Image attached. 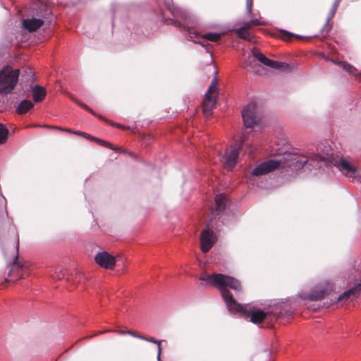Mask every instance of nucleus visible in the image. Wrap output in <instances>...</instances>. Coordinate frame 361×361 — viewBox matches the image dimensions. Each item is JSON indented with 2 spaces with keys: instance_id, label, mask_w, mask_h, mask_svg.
Here are the masks:
<instances>
[{
  "instance_id": "nucleus-29",
  "label": "nucleus",
  "mask_w": 361,
  "mask_h": 361,
  "mask_svg": "<svg viewBox=\"0 0 361 361\" xmlns=\"http://www.w3.org/2000/svg\"><path fill=\"white\" fill-rule=\"evenodd\" d=\"M117 332L121 335L128 334L127 331H118Z\"/></svg>"
},
{
  "instance_id": "nucleus-20",
  "label": "nucleus",
  "mask_w": 361,
  "mask_h": 361,
  "mask_svg": "<svg viewBox=\"0 0 361 361\" xmlns=\"http://www.w3.org/2000/svg\"><path fill=\"white\" fill-rule=\"evenodd\" d=\"M338 64L348 73L352 74L353 75L357 76L360 75V72L355 68L352 66L350 64H348L346 62L341 61L338 63Z\"/></svg>"
},
{
  "instance_id": "nucleus-24",
  "label": "nucleus",
  "mask_w": 361,
  "mask_h": 361,
  "mask_svg": "<svg viewBox=\"0 0 361 361\" xmlns=\"http://www.w3.org/2000/svg\"><path fill=\"white\" fill-rule=\"evenodd\" d=\"M145 341L150 342V343H157V348H158L157 360L161 361V360H160V356H161V344H160L161 341H156L153 338H146V339H145Z\"/></svg>"
},
{
  "instance_id": "nucleus-5",
  "label": "nucleus",
  "mask_w": 361,
  "mask_h": 361,
  "mask_svg": "<svg viewBox=\"0 0 361 361\" xmlns=\"http://www.w3.org/2000/svg\"><path fill=\"white\" fill-rule=\"evenodd\" d=\"M45 6L42 4H34L32 6V10L39 9L34 13L33 16L30 18H27L23 20V27L29 32H33L39 28L44 23V15L42 13V10Z\"/></svg>"
},
{
  "instance_id": "nucleus-11",
  "label": "nucleus",
  "mask_w": 361,
  "mask_h": 361,
  "mask_svg": "<svg viewBox=\"0 0 361 361\" xmlns=\"http://www.w3.org/2000/svg\"><path fill=\"white\" fill-rule=\"evenodd\" d=\"M331 290V285L329 283H326L322 286H317L310 294L302 296V298L311 301L319 300L323 299Z\"/></svg>"
},
{
  "instance_id": "nucleus-13",
  "label": "nucleus",
  "mask_w": 361,
  "mask_h": 361,
  "mask_svg": "<svg viewBox=\"0 0 361 361\" xmlns=\"http://www.w3.org/2000/svg\"><path fill=\"white\" fill-rule=\"evenodd\" d=\"M215 209L212 211V215H218L220 212L223 211L226 204V196L223 194L216 195L214 199Z\"/></svg>"
},
{
  "instance_id": "nucleus-17",
  "label": "nucleus",
  "mask_w": 361,
  "mask_h": 361,
  "mask_svg": "<svg viewBox=\"0 0 361 361\" xmlns=\"http://www.w3.org/2000/svg\"><path fill=\"white\" fill-rule=\"evenodd\" d=\"M236 33L238 37L241 39H246L248 41H252L253 37L248 31L247 27H240L236 30Z\"/></svg>"
},
{
  "instance_id": "nucleus-22",
  "label": "nucleus",
  "mask_w": 361,
  "mask_h": 361,
  "mask_svg": "<svg viewBox=\"0 0 361 361\" xmlns=\"http://www.w3.org/2000/svg\"><path fill=\"white\" fill-rule=\"evenodd\" d=\"M203 38L210 42H217L221 38V35L219 33L209 32L203 35Z\"/></svg>"
},
{
  "instance_id": "nucleus-21",
  "label": "nucleus",
  "mask_w": 361,
  "mask_h": 361,
  "mask_svg": "<svg viewBox=\"0 0 361 361\" xmlns=\"http://www.w3.org/2000/svg\"><path fill=\"white\" fill-rule=\"evenodd\" d=\"M8 129L2 123H0V144L6 142L8 137Z\"/></svg>"
},
{
  "instance_id": "nucleus-19",
  "label": "nucleus",
  "mask_w": 361,
  "mask_h": 361,
  "mask_svg": "<svg viewBox=\"0 0 361 361\" xmlns=\"http://www.w3.org/2000/svg\"><path fill=\"white\" fill-rule=\"evenodd\" d=\"M75 134L76 135H83L87 139H91V140H95L96 142H97L99 145H104V146H106L113 150H116L115 148H114L111 145V144L107 142H105L102 140H100V139H98V138H95V137H91L90 135H87L85 133H82L80 132H78V131H75L74 132Z\"/></svg>"
},
{
  "instance_id": "nucleus-6",
  "label": "nucleus",
  "mask_w": 361,
  "mask_h": 361,
  "mask_svg": "<svg viewBox=\"0 0 361 361\" xmlns=\"http://www.w3.org/2000/svg\"><path fill=\"white\" fill-rule=\"evenodd\" d=\"M348 290L343 292L337 298V302L343 305L348 301L357 298L361 293V275L360 279H357L355 276L350 279L348 283Z\"/></svg>"
},
{
  "instance_id": "nucleus-15",
  "label": "nucleus",
  "mask_w": 361,
  "mask_h": 361,
  "mask_svg": "<svg viewBox=\"0 0 361 361\" xmlns=\"http://www.w3.org/2000/svg\"><path fill=\"white\" fill-rule=\"evenodd\" d=\"M34 106L33 103L29 100H23L16 109V111L20 114L27 113L30 109Z\"/></svg>"
},
{
  "instance_id": "nucleus-4",
  "label": "nucleus",
  "mask_w": 361,
  "mask_h": 361,
  "mask_svg": "<svg viewBox=\"0 0 361 361\" xmlns=\"http://www.w3.org/2000/svg\"><path fill=\"white\" fill-rule=\"evenodd\" d=\"M244 142L245 140L241 138L239 142L231 145L224 153L217 152L219 161L228 170H231L235 166L239 151Z\"/></svg>"
},
{
  "instance_id": "nucleus-18",
  "label": "nucleus",
  "mask_w": 361,
  "mask_h": 361,
  "mask_svg": "<svg viewBox=\"0 0 361 361\" xmlns=\"http://www.w3.org/2000/svg\"><path fill=\"white\" fill-rule=\"evenodd\" d=\"M252 53L255 58H256L259 61H260L265 66H267L269 62H270V59L267 58L262 53L259 51L257 49H253L252 50Z\"/></svg>"
},
{
  "instance_id": "nucleus-30",
  "label": "nucleus",
  "mask_w": 361,
  "mask_h": 361,
  "mask_svg": "<svg viewBox=\"0 0 361 361\" xmlns=\"http://www.w3.org/2000/svg\"><path fill=\"white\" fill-rule=\"evenodd\" d=\"M172 13H173V16L174 17H176V16H177V15H176L175 13H173V12Z\"/></svg>"
},
{
  "instance_id": "nucleus-2",
  "label": "nucleus",
  "mask_w": 361,
  "mask_h": 361,
  "mask_svg": "<svg viewBox=\"0 0 361 361\" xmlns=\"http://www.w3.org/2000/svg\"><path fill=\"white\" fill-rule=\"evenodd\" d=\"M289 146L284 145L275 149L277 154H282L283 157L277 159H270L264 161L257 166L251 172L255 176L265 175L274 169H279L286 171H298L302 169L305 164L316 167L322 157L314 155L309 157L307 154L301 153L296 149L288 151Z\"/></svg>"
},
{
  "instance_id": "nucleus-16",
  "label": "nucleus",
  "mask_w": 361,
  "mask_h": 361,
  "mask_svg": "<svg viewBox=\"0 0 361 361\" xmlns=\"http://www.w3.org/2000/svg\"><path fill=\"white\" fill-rule=\"evenodd\" d=\"M267 66L273 68L277 70H283L288 71L290 69V66L288 63L283 62H279L276 61H273L270 59V62L267 64Z\"/></svg>"
},
{
  "instance_id": "nucleus-25",
  "label": "nucleus",
  "mask_w": 361,
  "mask_h": 361,
  "mask_svg": "<svg viewBox=\"0 0 361 361\" xmlns=\"http://www.w3.org/2000/svg\"><path fill=\"white\" fill-rule=\"evenodd\" d=\"M261 22L257 18H252V20L245 23L246 27H250L252 25H260Z\"/></svg>"
},
{
  "instance_id": "nucleus-9",
  "label": "nucleus",
  "mask_w": 361,
  "mask_h": 361,
  "mask_svg": "<svg viewBox=\"0 0 361 361\" xmlns=\"http://www.w3.org/2000/svg\"><path fill=\"white\" fill-rule=\"evenodd\" d=\"M94 260L98 265L106 269H113L116 265V258L105 251L97 253Z\"/></svg>"
},
{
  "instance_id": "nucleus-10",
  "label": "nucleus",
  "mask_w": 361,
  "mask_h": 361,
  "mask_svg": "<svg viewBox=\"0 0 361 361\" xmlns=\"http://www.w3.org/2000/svg\"><path fill=\"white\" fill-rule=\"evenodd\" d=\"M216 240L213 231L209 228L202 231L200 237L201 250L203 252H207Z\"/></svg>"
},
{
  "instance_id": "nucleus-7",
  "label": "nucleus",
  "mask_w": 361,
  "mask_h": 361,
  "mask_svg": "<svg viewBox=\"0 0 361 361\" xmlns=\"http://www.w3.org/2000/svg\"><path fill=\"white\" fill-rule=\"evenodd\" d=\"M218 95V82L216 78L212 80L211 85L205 94L202 102V108L204 114L209 115L213 108L215 106L216 100Z\"/></svg>"
},
{
  "instance_id": "nucleus-28",
  "label": "nucleus",
  "mask_w": 361,
  "mask_h": 361,
  "mask_svg": "<svg viewBox=\"0 0 361 361\" xmlns=\"http://www.w3.org/2000/svg\"><path fill=\"white\" fill-rule=\"evenodd\" d=\"M81 107H82L83 109H86L87 111H90L92 114L93 115H95L94 112L91 109H90L87 105H85V104L83 103H80V102H78L77 101H75Z\"/></svg>"
},
{
  "instance_id": "nucleus-27",
  "label": "nucleus",
  "mask_w": 361,
  "mask_h": 361,
  "mask_svg": "<svg viewBox=\"0 0 361 361\" xmlns=\"http://www.w3.org/2000/svg\"><path fill=\"white\" fill-rule=\"evenodd\" d=\"M127 333H128V334H129V335H130V336H132L133 337H135V338L144 340V341H145V339H146V337H145V336H143L142 335L137 334H136L135 332H133L131 331H127Z\"/></svg>"
},
{
  "instance_id": "nucleus-14",
  "label": "nucleus",
  "mask_w": 361,
  "mask_h": 361,
  "mask_svg": "<svg viewBox=\"0 0 361 361\" xmlns=\"http://www.w3.org/2000/svg\"><path fill=\"white\" fill-rule=\"evenodd\" d=\"M46 90L41 86L35 85L32 88L33 100L35 102H42L46 96Z\"/></svg>"
},
{
  "instance_id": "nucleus-1",
  "label": "nucleus",
  "mask_w": 361,
  "mask_h": 361,
  "mask_svg": "<svg viewBox=\"0 0 361 361\" xmlns=\"http://www.w3.org/2000/svg\"><path fill=\"white\" fill-rule=\"evenodd\" d=\"M200 279L220 290L228 311L233 314H238L242 317L250 318V321L254 324L261 323L271 315H273L275 319L279 317V313L276 311H264L257 309L250 304L243 305L237 302L227 289L230 288L235 291L240 290V283L235 278L222 274L202 273Z\"/></svg>"
},
{
  "instance_id": "nucleus-23",
  "label": "nucleus",
  "mask_w": 361,
  "mask_h": 361,
  "mask_svg": "<svg viewBox=\"0 0 361 361\" xmlns=\"http://www.w3.org/2000/svg\"><path fill=\"white\" fill-rule=\"evenodd\" d=\"M341 0H336L329 13V16H328V18H327V20H326V24H329L330 20L333 18V17L334 16L336 12V10L338 7V5L340 4Z\"/></svg>"
},
{
  "instance_id": "nucleus-26",
  "label": "nucleus",
  "mask_w": 361,
  "mask_h": 361,
  "mask_svg": "<svg viewBox=\"0 0 361 361\" xmlns=\"http://www.w3.org/2000/svg\"><path fill=\"white\" fill-rule=\"evenodd\" d=\"M252 0H247L246 12L249 15H251V13H252Z\"/></svg>"
},
{
  "instance_id": "nucleus-8",
  "label": "nucleus",
  "mask_w": 361,
  "mask_h": 361,
  "mask_svg": "<svg viewBox=\"0 0 361 361\" xmlns=\"http://www.w3.org/2000/svg\"><path fill=\"white\" fill-rule=\"evenodd\" d=\"M242 117L246 128H252L259 119V108L255 102L249 103L242 111Z\"/></svg>"
},
{
  "instance_id": "nucleus-31",
  "label": "nucleus",
  "mask_w": 361,
  "mask_h": 361,
  "mask_svg": "<svg viewBox=\"0 0 361 361\" xmlns=\"http://www.w3.org/2000/svg\"><path fill=\"white\" fill-rule=\"evenodd\" d=\"M18 243L16 245V250L18 251Z\"/></svg>"
},
{
  "instance_id": "nucleus-3",
  "label": "nucleus",
  "mask_w": 361,
  "mask_h": 361,
  "mask_svg": "<svg viewBox=\"0 0 361 361\" xmlns=\"http://www.w3.org/2000/svg\"><path fill=\"white\" fill-rule=\"evenodd\" d=\"M19 69H12L9 66L4 67L0 72V93L8 94L12 92L17 84L19 77Z\"/></svg>"
},
{
  "instance_id": "nucleus-12",
  "label": "nucleus",
  "mask_w": 361,
  "mask_h": 361,
  "mask_svg": "<svg viewBox=\"0 0 361 361\" xmlns=\"http://www.w3.org/2000/svg\"><path fill=\"white\" fill-rule=\"evenodd\" d=\"M338 168L341 172L349 177H353L355 175L356 168L351 161L348 159L341 158L338 161Z\"/></svg>"
}]
</instances>
